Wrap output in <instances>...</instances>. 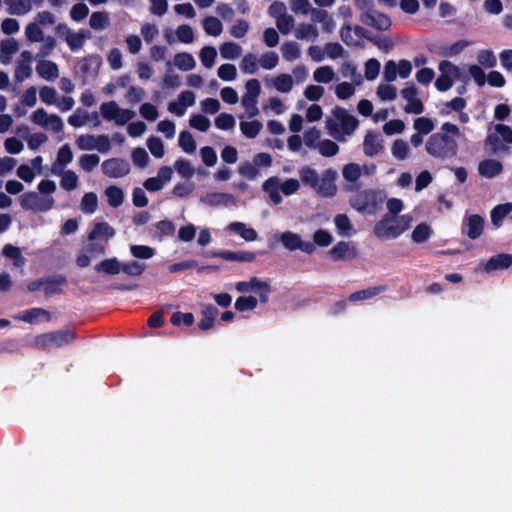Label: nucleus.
Segmentation results:
<instances>
[{
    "mask_svg": "<svg viewBox=\"0 0 512 512\" xmlns=\"http://www.w3.org/2000/svg\"><path fill=\"white\" fill-rule=\"evenodd\" d=\"M102 171L110 178H120L129 174L130 164L122 158H110L102 163Z\"/></svg>",
    "mask_w": 512,
    "mask_h": 512,
    "instance_id": "obj_6",
    "label": "nucleus"
},
{
    "mask_svg": "<svg viewBox=\"0 0 512 512\" xmlns=\"http://www.w3.org/2000/svg\"><path fill=\"white\" fill-rule=\"evenodd\" d=\"M392 155L398 160H405L408 157L409 147L407 142L397 139L393 142L391 148Z\"/></svg>",
    "mask_w": 512,
    "mask_h": 512,
    "instance_id": "obj_56",
    "label": "nucleus"
},
{
    "mask_svg": "<svg viewBox=\"0 0 512 512\" xmlns=\"http://www.w3.org/2000/svg\"><path fill=\"white\" fill-rule=\"evenodd\" d=\"M2 253L4 256L10 258L16 267H22L25 264V258L22 256L18 247L7 244L3 247Z\"/></svg>",
    "mask_w": 512,
    "mask_h": 512,
    "instance_id": "obj_38",
    "label": "nucleus"
},
{
    "mask_svg": "<svg viewBox=\"0 0 512 512\" xmlns=\"http://www.w3.org/2000/svg\"><path fill=\"white\" fill-rule=\"evenodd\" d=\"M105 194L108 198V203L110 206L117 208L123 203L124 194L121 188L115 185H111L106 188Z\"/></svg>",
    "mask_w": 512,
    "mask_h": 512,
    "instance_id": "obj_34",
    "label": "nucleus"
},
{
    "mask_svg": "<svg viewBox=\"0 0 512 512\" xmlns=\"http://www.w3.org/2000/svg\"><path fill=\"white\" fill-rule=\"evenodd\" d=\"M363 150L366 156L373 157L383 150L382 139L378 134L368 132L363 142Z\"/></svg>",
    "mask_w": 512,
    "mask_h": 512,
    "instance_id": "obj_17",
    "label": "nucleus"
},
{
    "mask_svg": "<svg viewBox=\"0 0 512 512\" xmlns=\"http://www.w3.org/2000/svg\"><path fill=\"white\" fill-rule=\"evenodd\" d=\"M274 87L281 93H288L293 87V78L289 74H280L274 79Z\"/></svg>",
    "mask_w": 512,
    "mask_h": 512,
    "instance_id": "obj_43",
    "label": "nucleus"
},
{
    "mask_svg": "<svg viewBox=\"0 0 512 512\" xmlns=\"http://www.w3.org/2000/svg\"><path fill=\"white\" fill-rule=\"evenodd\" d=\"M430 236H431V229L425 223H421V224L417 225L412 232V240L415 243H423V242L427 241L430 238Z\"/></svg>",
    "mask_w": 512,
    "mask_h": 512,
    "instance_id": "obj_51",
    "label": "nucleus"
},
{
    "mask_svg": "<svg viewBox=\"0 0 512 512\" xmlns=\"http://www.w3.org/2000/svg\"><path fill=\"white\" fill-rule=\"evenodd\" d=\"M439 70L442 72L435 81V87L440 92L449 90L453 85L452 78L446 73L447 70L458 72V68L448 61L439 63Z\"/></svg>",
    "mask_w": 512,
    "mask_h": 512,
    "instance_id": "obj_12",
    "label": "nucleus"
},
{
    "mask_svg": "<svg viewBox=\"0 0 512 512\" xmlns=\"http://www.w3.org/2000/svg\"><path fill=\"white\" fill-rule=\"evenodd\" d=\"M39 316H43L45 321H49L51 316L49 311L43 308H31L22 312L18 319L26 323H34Z\"/></svg>",
    "mask_w": 512,
    "mask_h": 512,
    "instance_id": "obj_30",
    "label": "nucleus"
},
{
    "mask_svg": "<svg viewBox=\"0 0 512 512\" xmlns=\"http://www.w3.org/2000/svg\"><path fill=\"white\" fill-rule=\"evenodd\" d=\"M478 170L481 176L491 179L503 171V165L498 160L485 159L480 162Z\"/></svg>",
    "mask_w": 512,
    "mask_h": 512,
    "instance_id": "obj_18",
    "label": "nucleus"
},
{
    "mask_svg": "<svg viewBox=\"0 0 512 512\" xmlns=\"http://www.w3.org/2000/svg\"><path fill=\"white\" fill-rule=\"evenodd\" d=\"M203 201L210 206L229 205L235 202V198L232 194L223 192H211L207 193L203 198Z\"/></svg>",
    "mask_w": 512,
    "mask_h": 512,
    "instance_id": "obj_23",
    "label": "nucleus"
},
{
    "mask_svg": "<svg viewBox=\"0 0 512 512\" xmlns=\"http://www.w3.org/2000/svg\"><path fill=\"white\" fill-rule=\"evenodd\" d=\"M319 153L324 157H333L339 151V146L332 140L325 139L318 143Z\"/></svg>",
    "mask_w": 512,
    "mask_h": 512,
    "instance_id": "obj_54",
    "label": "nucleus"
},
{
    "mask_svg": "<svg viewBox=\"0 0 512 512\" xmlns=\"http://www.w3.org/2000/svg\"><path fill=\"white\" fill-rule=\"evenodd\" d=\"M385 290H386V286H384V285L369 287V288L351 293L348 297V300L350 302H357V301L371 299V298L379 295L380 293L384 292Z\"/></svg>",
    "mask_w": 512,
    "mask_h": 512,
    "instance_id": "obj_24",
    "label": "nucleus"
},
{
    "mask_svg": "<svg viewBox=\"0 0 512 512\" xmlns=\"http://www.w3.org/2000/svg\"><path fill=\"white\" fill-rule=\"evenodd\" d=\"M52 347L59 348L74 342L77 338L76 333L70 329H63L50 332Z\"/></svg>",
    "mask_w": 512,
    "mask_h": 512,
    "instance_id": "obj_20",
    "label": "nucleus"
},
{
    "mask_svg": "<svg viewBox=\"0 0 512 512\" xmlns=\"http://www.w3.org/2000/svg\"><path fill=\"white\" fill-rule=\"evenodd\" d=\"M461 134L456 124L445 122L440 131L432 133L426 141V152L440 160H449L455 158L458 154L459 146L456 138Z\"/></svg>",
    "mask_w": 512,
    "mask_h": 512,
    "instance_id": "obj_1",
    "label": "nucleus"
},
{
    "mask_svg": "<svg viewBox=\"0 0 512 512\" xmlns=\"http://www.w3.org/2000/svg\"><path fill=\"white\" fill-rule=\"evenodd\" d=\"M145 269V263H140L135 260L124 264L121 263V271L132 277L140 276L145 271Z\"/></svg>",
    "mask_w": 512,
    "mask_h": 512,
    "instance_id": "obj_45",
    "label": "nucleus"
},
{
    "mask_svg": "<svg viewBox=\"0 0 512 512\" xmlns=\"http://www.w3.org/2000/svg\"><path fill=\"white\" fill-rule=\"evenodd\" d=\"M11 15H24L32 9L31 0H4Z\"/></svg>",
    "mask_w": 512,
    "mask_h": 512,
    "instance_id": "obj_28",
    "label": "nucleus"
},
{
    "mask_svg": "<svg viewBox=\"0 0 512 512\" xmlns=\"http://www.w3.org/2000/svg\"><path fill=\"white\" fill-rule=\"evenodd\" d=\"M215 126L220 130H231L235 127V118L228 113H220L214 120Z\"/></svg>",
    "mask_w": 512,
    "mask_h": 512,
    "instance_id": "obj_50",
    "label": "nucleus"
},
{
    "mask_svg": "<svg viewBox=\"0 0 512 512\" xmlns=\"http://www.w3.org/2000/svg\"><path fill=\"white\" fill-rule=\"evenodd\" d=\"M512 265V255L507 253H499L493 255L485 263L484 270L487 273H491L496 270H504Z\"/></svg>",
    "mask_w": 512,
    "mask_h": 512,
    "instance_id": "obj_13",
    "label": "nucleus"
},
{
    "mask_svg": "<svg viewBox=\"0 0 512 512\" xmlns=\"http://www.w3.org/2000/svg\"><path fill=\"white\" fill-rule=\"evenodd\" d=\"M342 174L345 180L355 182L361 176L360 166L356 163L346 164L342 170Z\"/></svg>",
    "mask_w": 512,
    "mask_h": 512,
    "instance_id": "obj_63",
    "label": "nucleus"
},
{
    "mask_svg": "<svg viewBox=\"0 0 512 512\" xmlns=\"http://www.w3.org/2000/svg\"><path fill=\"white\" fill-rule=\"evenodd\" d=\"M402 97L407 101L404 106L406 113L421 114L424 111V105L418 98V89L414 84H410L401 90Z\"/></svg>",
    "mask_w": 512,
    "mask_h": 512,
    "instance_id": "obj_7",
    "label": "nucleus"
},
{
    "mask_svg": "<svg viewBox=\"0 0 512 512\" xmlns=\"http://www.w3.org/2000/svg\"><path fill=\"white\" fill-rule=\"evenodd\" d=\"M212 257L221 258L228 261H236V262H252L256 258V254L250 251H219L213 252L211 254Z\"/></svg>",
    "mask_w": 512,
    "mask_h": 512,
    "instance_id": "obj_15",
    "label": "nucleus"
},
{
    "mask_svg": "<svg viewBox=\"0 0 512 512\" xmlns=\"http://www.w3.org/2000/svg\"><path fill=\"white\" fill-rule=\"evenodd\" d=\"M240 69L243 73L254 74L257 71V57L253 53L246 54L240 63Z\"/></svg>",
    "mask_w": 512,
    "mask_h": 512,
    "instance_id": "obj_58",
    "label": "nucleus"
},
{
    "mask_svg": "<svg viewBox=\"0 0 512 512\" xmlns=\"http://www.w3.org/2000/svg\"><path fill=\"white\" fill-rule=\"evenodd\" d=\"M313 78L318 83H329L334 78V71L330 66H321L314 71Z\"/></svg>",
    "mask_w": 512,
    "mask_h": 512,
    "instance_id": "obj_52",
    "label": "nucleus"
},
{
    "mask_svg": "<svg viewBox=\"0 0 512 512\" xmlns=\"http://www.w3.org/2000/svg\"><path fill=\"white\" fill-rule=\"evenodd\" d=\"M356 4L363 11L360 16L363 24L380 31H386L391 27V19L386 14L373 9L371 1L356 0Z\"/></svg>",
    "mask_w": 512,
    "mask_h": 512,
    "instance_id": "obj_4",
    "label": "nucleus"
},
{
    "mask_svg": "<svg viewBox=\"0 0 512 512\" xmlns=\"http://www.w3.org/2000/svg\"><path fill=\"white\" fill-rule=\"evenodd\" d=\"M258 301L254 296H240L235 301V309L244 312L254 310L257 307Z\"/></svg>",
    "mask_w": 512,
    "mask_h": 512,
    "instance_id": "obj_46",
    "label": "nucleus"
},
{
    "mask_svg": "<svg viewBox=\"0 0 512 512\" xmlns=\"http://www.w3.org/2000/svg\"><path fill=\"white\" fill-rule=\"evenodd\" d=\"M484 231V218L478 214L469 215L463 224L462 232L471 240L478 239Z\"/></svg>",
    "mask_w": 512,
    "mask_h": 512,
    "instance_id": "obj_11",
    "label": "nucleus"
},
{
    "mask_svg": "<svg viewBox=\"0 0 512 512\" xmlns=\"http://www.w3.org/2000/svg\"><path fill=\"white\" fill-rule=\"evenodd\" d=\"M60 185L67 191L74 190L78 185V176L72 170L65 171L62 175Z\"/></svg>",
    "mask_w": 512,
    "mask_h": 512,
    "instance_id": "obj_60",
    "label": "nucleus"
},
{
    "mask_svg": "<svg viewBox=\"0 0 512 512\" xmlns=\"http://www.w3.org/2000/svg\"><path fill=\"white\" fill-rule=\"evenodd\" d=\"M245 88L248 95L243 97L242 103L244 106H248V101L256 102V98L261 92V85L258 79L253 78L246 82Z\"/></svg>",
    "mask_w": 512,
    "mask_h": 512,
    "instance_id": "obj_31",
    "label": "nucleus"
},
{
    "mask_svg": "<svg viewBox=\"0 0 512 512\" xmlns=\"http://www.w3.org/2000/svg\"><path fill=\"white\" fill-rule=\"evenodd\" d=\"M101 57L99 55H88L79 60L74 68L75 75L81 79L83 85L89 78H95L101 66Z\"/></svg>",
    "mask_w": 512,
    "mask_h": 512,
    "instance_id": "obj_5",
    "label": "nucleus"
},
{
    "mask_svg": "<svg viewBox=\"0 0 512 512\" xmlns=\"http://www.w3.org/2000/svg\"><path fill=\"white\" fill-rule=\"evenodd\" d=\"M411 217L408 215L390 216L386 214L373 228L374 235L380 240H390L399 237L410 226Z\"/></svg>",
    "mask_w": 512,
    "mask_h": 512,
    "instance_id": "obj_2",
    "label": "nucleus"
},
{
    "mask_svg": "<svg viewBox=\"0 0 512 512\" xmlns=\"http://www.w3.org/2000/svg\"><path fill=\"white\" fill-rule=\"evenodd\" d=\"M299 175H300V179L304 185L309 186L312 189H314L318 185L319 176L315 169H313L309 166H304L299 171Z\"/></svg>",
    "mask_w": 512,
    "mask_h": 512,
    "instance_id": "obj_33",
    "label": "nucleus"
},
{
    "mask_svg": "<svg viewBox=\"0 0 512 512\" xmlns=\"http://www.w3.org/2000/svg\"><path fill=\"white\" fill-rule=\"evenodd\" d=\"M203 28L208 35L218 36L222 33V22L213 16H208L203 21Z\"/></svg>",
    "mask_w": 512,
    "mask_h": 512,
    "instance_id": "obj_39",
    "label": "nucleus"
},
{
    "mask_svg": "<svg viewBox=\"0 0 512 512\" xmlns=\"http://www.w3.org/2000/svg\"><path fill=\"white\" fill-rule=\"evenodd\" d=\"M331 258L334 261L353 259L356 257V250L351 247L348 242L340 241L329 251Z\"/></svg>",
    "mask_w": 512,
    "mask_h": 512,
    "instance_id": "obj_16",
    "label": "nucleus"
},
{
    "mask_svg": "<svg viewBox=\"0 0 512 512\" xmlns=\"http://www.w3.org/2000/svg\"><path fill=\"white\" fill-rule=\"evenodd\" d=\"M321 132L316 127L308 128L303 135L304 144L311 148L316 149L318 147Z\"/></svg>",
    "mask_w": 512,
    "mask_h": 512,
    "instance_id": "obj_49",
    "label": "nucleus"
},
{
    "mask_svg": "<svg viewBox=\"0 0 512 512\" xmlns=\"http://www.w3.org/2000/svg\"><path fill=\"white\" fill-rule=\"evenodd\" d=\"M109 23V18L105 12H93L90 16L89 24L94 30L104 29Z\"/></svg>",
    "mask_w": 512,
    "mask_h": 512,
    "instance_id": "obj_57",
    "label": "nucleus"
},
{
    "mask_svg": "<svg viewBox=\"0 0 512 512\" xmlns=\"http://www.w3.org/2000/svg\"><path fill=\"white\" fill-rule=\"evenodd\" d=\"M90 37L91 32L89 30H80L77 33H72L69 31L65 40L72 51H77L78 49L82 48L84 41Z\"/></svg>",
    "mask_w": 512,
    "mask_h": 512,
    "instance_id": "obj_25",
    "label": "nucleus"
},
{
    "mask_svg": "<svg viewBox=\"0 0 512 512\" xmlns=\"http://www.w3.org/2000/svg\"><path fill=\"white\" fill-rule=\"evenodd\" d=\"M100 112L105 120L111 121L117 117L119 106L115 101L104 102L100 106Z\"/></svg>",
    "mask_w": 512,
    "mask_h": 512,
    "instance_id": "obj_55",
    "label": "nucleus"
},
{
    "mask_svg": "<svg viewBox=\"0 0 512 512\" xmlns=\"http://www.w3.org/2000/svg\"><path fill=\"white\" fill-rule=\"evenodd\" d=\"M98 205L97 195L93 192L85 193L81 200V210L84 213L92 214L96 211Z\"/></svg>",
    "mask_w": 512,
    "mask_h": 512,
    "instance_id": "obj_44",
    "label": "nucleus"
},
{
    "mask_svg": "<svg viewBox=\"0 0 512 512\" xmlns=\"http://www.w3.org/2000/svg\"><path fill=\"white\" fill-rule=\"evenodd\" d=\"M200 60L204 67L211 68L217 57V51L213 46H204L200 51Z\"/></svg>",
    "mask_w": 512,
    "mask_h": 512,
    "instance_id": "obj_47",
    "label": "nucleus"
},
{
    "mask_svg": "<svg viewBox=\"0 0 512 512\" xmlns=\"http://www.w3.org/2000/svg\"><path fill=\"white\" fill-rule=\"evenodd\" d=\"M95 270L99 273L116 275L121 272V263L116 257L104 259L95 266Z\"/></svg>",
    "mask_w": 512,
    "mask_h": 512,
    "instance_id": "obj_26",
    "label": "nucleus"
},
{
    "mask_svg": "<svg viewBox=\"0 0 512 512\" xmlns=\"http://www.w3.org/2000/svg\"><path fill=\"white\" fill-rule=\"evenodd\" d=\"M36 71L40 77L46 80H53L59 75L57 64L49 60L39 61L36 66Z\"/></svg>",
    "mask_w": 512,
    "mask_h": 512,
    "instance_id": "obj_22",
    "label": "nucleus"
},
{
    "mask_svg": "<svg viewBox=\"0 0 512 512\" xmlns=\"http://www.w3.org/2000/svg\"><path fill=\"white\" fill-rule=\"evenodd\" d=\"M44 282V293L47 297L55 294H61L63 292L62 287L67 284L66 276L58 274L55 276H48L43 278Z\"/></svg>",
    "mask_w": 512,
    "mask_h": 512,
    "instance_id": "obj_14",
    "label": "nucleus"
},
{
    "mask_svg": "<svg viewBox=\"0 0 512 512\" xmlns=\"http://www.w3.org/2000/svg\"><path fill=\"white\" fill-rule=\"evenodd\" d=\"M512 211V204L505 203L495 206L491 211V221L494 225H498L510 212Z\"/></svg>",
    "mask_w": 512,
    "mask_h": 512,
    "instance_id": "obj_40",
    "label": "nucleus"
},
{
    "mask_svg": "<svg viewBox=\"0 0 512 512\" xmlns=\"http://www.w3.org/2000/svg\"><path fill=\"white\" fill-rule=\"evenodd\" d=\"M385 198L381 190L364 189L350 199V205L362 214L374 215L382 208Z\"/></svg>",
    "mask_w": 512,
    "mask_h": 512,
    "instance_id": "obj_3",
    "label": "nucleus"
},
{
    "mask_svg": "<svg viewBox=\"0 0 512 512\" xmlns=\"http://www.w3.org/2000/svg\"><path fill=\"white\" fill-rule=\"evenodd\" d=\"M477 61L481 66L486 68H493L497 64V60L493 51L488 49H483L478 52Z\"/></svg>",
    "mask_w": 512,
    "mask_h": 512,
    "instance_id": "obj_59",
    "label": "nucleus"
},
{
    "mask_svg": "<svg viewBox=\"0 0 512 512\" xmlns=\"http://www.w3.org/2000/svg\"><path fill=\"white\" fill-rule=\"evenodd\" d=\"M282 245L289 251L298 250L301 244V237L293 232L287 231L280 235Z\"/></svg>",
    "mask_w": 512,
    "mask_h": 512,
    "instance_id": "obj_35",
    "label": "nucleus"
},
{
    "mask_svg": "<svg viewBox=\"0 0 512 512\" xmlns=\"http://www.w3.org/2000/svg\"><path fill=\"white\" fill-rule=\"evenodd\" d=\"M99 162L100 158L96 154H84L79 160L81 168L86 172H91Z\"/></svg>",
    "mask_w": 512,
    "mask_h": 512,
    "instance_id": "obj_64",
    "label": "nucleus"
},
{
    "mask_svg": "<svg viewBox=\"0 0 512 512\" xmlns=\"http://www.w3.org/2000/svg\"><path fill=\"white\" fill-rule=\"evenodd\" d=\"M336 172L332 169H327L323 172L322 177L319 178L318 185L314 190L322 197H333L337 192V187L334 183Z\"/></svg>",
    "mask_w": 512,
    "mask_h": 512,
    "instance_id": "obj_8",
    "label": "nucleus"
},
{
    "mask_svg": "<svg viewBox=\"0 0 512 512\" xmlns=\"http://www.w3.org/2000/svg\"><path fill=\"white\" fill-rule=\"evenodd\" d=\"M189 124L192 128L197 129L201 132H206L210 128V120L202 114L192 115Z\"/></svg>",
    "mask_w": 512,
    "mask_h": 512,
    "instance_id": "obj_61",
    "label": "nucleus"
},
{
    "mask_svg": "<svg viewBox=\"0 0 512 512\" xmlns=\"http://www.w3.org/2000/svg\"><path fill=\"white\" fill-rule=\"evenodd\" d=\"M174 64L182 71H189L195 67V60L190 53L180 52L174 56Z\"/></svg>",
    "mask_w": 512,
    "mask_h": 512,
    "instance_id": "obj_32",
    "label": "nucleus"
},
{
    "mask_svg": "<svg viewBox=\"0 0 512 512\" xmlns=\"http://www.w3.org/2000/svg\"><path fill=\"white\" fill-rule=\"evenodd\" d=\"M332 114L340 121V126L345 135H351L358 127V119L349 114L344 108L336 106L332 110Z\"/></svg>",
    "mask_w": 512,
    "mask_h": 512,
    "instance_id": "obj_10",
    "label": "nucleus"
},
{
    "mask_svg": "<svg viewBox=\"0 0 512 512\" xmlns=\"http://www.w3.org/2000/svg\"><path fill=\"white\" fill-rule=\"evenodd\" d=\"M262 129V123L258 120L242 121L240 123L241 132L250 139L255 138Z\"/></svg>",
    "mask_w": 512,
    "mask_h": 512,
    "instance_id": "obj_37",
    "label": "nucleus"
},
{
    "mask_svg": "<svg viewBox=\"0 0 512 512\" xmlns=\"http://www.w3.org/2000/svg\"><path fill=\"white\" fill-rule=\"evenodd\" d=\"M300 48L294 41L285 42L282 45V55L286 61H293L300 57Z\"/></svg>",
    "mask_w": 512,
    "mask_h": 512,
    "instance_id": "obj_42",
    "label": "nucleus"
},
{
    "mask_svg": "<svg viewBox=\"0 0 512 512\" xmlns=\"http://www.w3.org/2000/svg\"><path fill=\"white\" fill-rule=\"evenodd\" d=\"M26 37L31 42L44 41V34L39 25L35 22L29 23L25 29Z\"/></svg>",
    "mask_w": 512,
    "mask_h": 512,
    "instance_id": "obj_62",
    "label": "nucleus"
},
{
    "mask_svg": "<svg viewBox=\"0 0 512 512\" xmlns=\"http://www.w3.org/2000/svg\"><path fill=\"white\" fill-rule=\"evenodd\" d=\"M264 192L268 193L270 200L278 205L282 202V196L280 194L279 180L277 177L268 178L262 185Z\"/></svg>",
    "mask_w": 512,
    "mask_h": 512,
    "instance_id": "obj_21",
    "label": "nucleus"
},
{
    "mask_svg": "<svg viewBox=\"0 0 512 512\" xmlns=\"http://www.w3.org/2000/svg\"><path fill=\"white\" fill-rule=\"evenodd\" d=\"M115 235V230L111 227L107 222L96 223L89 233L88 239L89 241L99 240L103 238L104 242L112 238Z\"/></svg>",
    "mask_w": 512,
    "mask_h": 512,
    "instance_id": "obj_19",
    "label": "nucleus"
},
{
    "mask_svg": "<svg viewBox=\"0 0 512 512\" xmlns=\"http://www.w3.org/2000/svg\"><path fill=\"white\" fill-rule=\"evenodd\" d=\"M53 203V198H49L39 203V196L36 192H26L20 197V204L24 209L48 211L52 208Z\"/></svg>",
    "mask_w": 512,
    "mask_h": 512,
    "instance_id": "obj_9",
    "label": "nucleus"
},
{
    "mask_svg": "<svg viewBox=\"0 0 512 512\" xmlns=\"http://www.w3.org/2000/svg\"><path fill=\"white\" fill-rule=\"evenodd\" d=\"M179 146L186 153H194L196 150V142L192 136V134L187 131H181L179 134Z\"/></svg>",
    "mask_w": 512,
    "mask_h": 512,
    "instance_id": "obj_41",
    "label": "nucleus"
},
{
    "mask_svg": "<svg viewBox=\"0 0 512 512\" xmlns=\"http://www.w3.org/2000/svg\"><path fill=\"white\" fill-rule=\"evenodd\" d=\"M147 147L151 154L156 158H162L164 156V144L159 137L151 136L147 139Z\"/></svg>",
    "mask_w": 512,
    "mask_h": 512,
    "instance_id": "obj_53",
    "label": "nucleus"
},
{
    "mask_svg": "<svg viewBox=\"0 0 512 512\" xmlns=\"http://www.w3.org/2000/svg\"><path fill=\"white\" fill-rule=\"evenodd\" d=\"M227 229L231 232L238 233L245 241L251 242L257 239L258 234L255 229L247 228L242 222H232Z\"/></svg>",
    "mask_w": 512,
    "mask_h": 512,
    "instance_id": "obj_27",
    "label": "nucleus"
},
{
    "mask_svg": "<svg viewBox=\"0 0 512 512\" xmlns=\"http://www.w3.org/2000/svg\"><path fill=\"white\" fill-rule=\"evenodd\" d=\"M19 46L16 40L13 38L5 39L0 42V60L3 64L10 62L12 54L17 52Z\"/></svg>",
    "mask_w": 512,
    "mask_h": 512,
    "instance_id": "obj_29",
    "label": "nucleus"
},
{
    "mask_svg": "<svg viewBox=\"0 0 512 512\" xmlns=\"http://www.w3.org/2000/svg\"><path fill=\"white\" fill-rule=\"evenodd\" d=\"M413 127L417 132L428 135L434 130L435 125L428 117H418L414 120Z\"/></svg>",
    "mask_w": 512,
    "mask_h": 512,
    "instance_id": "obj_48",
    "label": "nucleus"
},
{
    "mask_svg": "<svg viewBox=\"0 0 512 512\" xmlns=\"http://www.w3.org/2000/svg\"><path fill=\"white\" fill-rule=\"evenodd\" d=\"M241 47L234 42H225L220 46V54L222 58L228 60L237 59L241 55Z\"/></svg>",
    "mask_w": 512,
    "mask_h": 512,
    "instance_id": "obj_36",
    "label": "nucleus"
}]
</instances>
